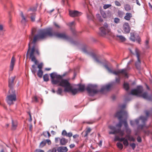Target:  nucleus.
Returning <instances> with one entry per match:
<instances>
[{
	"label": "nucleus",
	"instance_id": "7",
	"mask_svg": "<svg viewBox=\"0 0 152 152\" xmlns=\"http://www.w3.org/2000/svg\"><path fill=\"white\" fill-rule=\"evenodd\" d=\"M127 113L126 111L123 110H121L120 111L117 112L115 115V117H117L120 121L116 125V126L121 128L122 126V122L124 123V121H121L122 118L124 117L127 118ZM120 128L121 129V128Z\"/></svg>",
	"mask_w": 152,
	"mask_h": 152
},
{
	"label": "nucleus",
	"instance_id": "14",
	"mask_svg": "<svg viewBox=\"0 0 152 152\" xmlns=\"http://www.w3.org/2000/svg\"><path fill=\"white\" fill-rule=\"evenodd\" d=\"M130 39L132 41H136L138 43H140L141 40L140 37L138 36L136 37L134 33H130Z\"/></svg>",
	"mask_w": 152,
	"mask_h": 152
},
{
	"label": "nucleus",
	"instance_id": "9",
	"mask_svg": "<svg viewBox=\"0 0 152 152\" xmlns=\"http://www.w3.org/2000/svg\"><path fill=\"white\" fill-rule=\"evenodd\" d=\"M99 30L100 34L102 36L109 34L110 32V29L108 27L107 24L106 23H104L103 26L99 28Z\"/></svg>",
	"mask_w": 152,
	"mask_h": 152
},
{
	"label": "nucleus",
	"instance_id": "26",
	"mask_svg": "<svg viewBox=\"0 0 152 152\" xmlns=\"http://www.w3.org/2000/svg\"><path fill=\"white\" fill-rule=\"evenodd\" d=\"M17 122L16 121H13L12 120V130H15L17 126Z\"/></svg>",
	"mask_w": 152,
	"mask_h": 152
},
{
	"label": "nucleus",
	"instance_id": "53",
	"mask_svg": "<svg viewBox=\"0 0 152 152\" xmlns=\"http://www.w3.org/2000/svg\"><path fill=\"white\" fill-rule=\"evenodd\" d=\"M110 72H111L112 71V70L110 69L108 66L107 65H105L104 66Z\"/></svg>",
	"mask_w": 152,
	"mask_h": 152
},
{
	"label": "nucleus",
	"instance_id": "47",
	"mask_svg": "<svg viewBox=\"0 0 152 152\" xmlns=\"http://www.w3.org/2000/svg\"><path fill=\"white\" fill-rule=\"evenodd\" d=\"M101 14L104 18H106V16L105 13L104 11H102L101 12Z\"/></svg>",
	"mask_w": 152,
	"mask_h": 152
},
{
	"label": "nucleus",
	"instance_id": "19",
	"mask_svg": "<svg viewBox=\"0 0 152 152\" xmlns=\"http://www.w3.org/2000/svg\"><path fill=\"white\" fill-rule=\"evenodd\" d=\"M15 59L14 56H13L11 58V63L10 65V71H12L14 68L15 62Z\"/></svg>",
	"mask_w": 152,
	"mask_h": 152
},
{
	"label": "nucleus",
	"instance_id": "13",
	"mask_svg": "<svg viewBox=\"0 0 152 152\" xmlns=\"http://www.w3.org/2000/svg\"><path fill=\"white\" fill-rule=\"evenodd\" d=\"M69 15L72 17H78L81 15L82 13L77 10H69Z\"/></svg>",
	"mask_w": 152,
	"mask_h": 152
},
{
	"label": "nucleus",
	"instance_id": "51",
	"mask_svg": "<svg viewBox=\"0 0 152 152\" xmlns=\"http://www.w3.org/2000/svg\"><path fill=\"white\" fill-rule=\"evenodd\" d=\"M115 4L116 6H120L121 5L120 3L118 1H115Z\"/></svg>",
	"mask_w": 152,
	"mask_h": 152
},
{
	"label": "nucleus",
	"instance_id": "12",
	"mask_svg": "<svg viewBox=\"0 0 152 152\" xmlns=\"http://www.w3.org/2000/svg\"><path fill=\"white\" fill-rule=\"evenodd\" d=\"M109 134H118L120 136L122 137L124 135L125 133L124 130H121V129L119 128L117 130L113 131L110 132Z\"/></svg>",
	"mask_w": 152,
	"mask_h": 152
},
{
	"label": "nucleus",
	"instance_id": "20",
	"mask_svg": "<svg viewBox=\"0 0 152 152\" xmlns=\"http://www.w3.org/2000/svg\"><path fill=\"white\" fill-rule=\"evenodd\" d=\"M68 149L66 147H61L58 148L57 151L58 152H66Z\"/></svg>",
	"mask_w": 152,
	"mask_h": 152
},
{
	"label": "nucleus",
	"instance_id": "2",
	"mask_svg": "<svg viewBox=\"0 0 152 152\" xmlns=\"http://www.w3.org/2000/svg\"><path fill=\"white\" fill-rule=\"evenodd\" d=\"M51 81L53 84L58 85V86L64 88V91L70 90L71 86L68 81L66 79H63V77L58 75L56 72H53L50 74Z\"/></svg>",
	"mask_w": 152,
	"mask_h": 152
},
{
	"label": "nucleus",
	"instance_id": "27",
	"mask_svg": "<svg viewBox=\"0 0 152 152\" xmlns=\"http://www.w3.org/2000/svg\"><path fill=\"white\" fill-rule=\"evenodd\" d=\"M125 137L128 138V140L134 142L135 141V139L132 136H131L130 135H126Z\"/></svg>",
	"mask_w": 152,
	"mask_h": 152
},
{
	"label": "nucleus",
	"instance_id": "35",
	"mask_svg": "<svg viewBox=\"0 0 152 152\" xmlns=\"http://www.w3.org/2000/svg\"><path fill=\"white\" fill-rule=\"evenodd\" d=\"M43 80L44 81L47 82L49 80V76L47 74L45 75L43 77Z\"/></svg>",
	"mask_w": 152,
	"mask_h": 152
},
{
	"label": "nucleus",
	"instance_id": "5",
	"mask_svg": "<svg viewBox=\"0 0 152 152\" xmlns=\"http://www.w3.org/2000/svg\"><path fill=\"white\" fill-rule=\"evenodd\" d=\"M145 113L146 117L141 116L140 117L139 119H137L134 121L136 125H138L140 119L142 121V122L143 123V124L142 125H138L137 127V129H142L144 128L147 129L148 127V126L145 125V123L147 120L148 117L150 116V113L149 111H145Z\"/></svg>",
	"mask_w": 152,
	"mask_h": 152
},
{
	"label": "nucleus",
	"instance_id": "21",
	"mask_svg": "<svg viewBox=\"0 0 152 152\" xmlns=\"http://www.w3.org/2000/svg\"><path fill=\"white\" fill-rule=\"evenodd\" d=\"M120 139V142L123 141V143L124 146H127L129 145V143L128 141V139L127 140L125 137L121 138V139Z\"/></svg>",
	"mask_w": 152,
	"mask_h": 152
},
{
	"label": "nucleus",
	"instance_id": "39",
	"mask_svg": "<svg viewBox=\"0 0 152 152\" xmlns=\"http://www.w3.org/2000/svg\"><path fill=\"white\" fill-rule=\"evenodd\" d=\"M111 6L110 4H105L104 5L103 8L104 9H106Z\"/></svg>",
	"mask_w": 152,
	"mask_h": 152
},
{
	"label": "nucleus",
	"instance_id": "49",
	"mask_svg": "<svg viewBox=\"0 0 152 152\" xmlns=\"http://www.w3.org/2000/svg\"><path fill=\"white\" fill-rule=\"evenodd\" d=\"M43 66L42 63H40L38 65V68L39 69L42 70Z\"/></svg>",
	"mask_w": 152,
	"mask_h": 152
},
{
	"label": "nucleus",
	"instance_id": "45",
	"mask_svg": "<svg viewBox=\"0 0 152 152\" xmlns=\"http://www.w3.org/2000/svg\"><path fill=\"white\" fill-rule=\"evenodd\" d=\"M109 128L111 130L113 131L117 129H116L115 127L114 126H109Z\"/></svg>",
	"mask_w": 152,
	"mask_h": 152
},
{
	"label": "nucleus",
	"instance_id": "32",
	"mask_svg": "<svg viewBox=\"0 0 152 152\" xmlns=\"http://www.w3.org/2000/svg\"><path fill=\"white\" fill-rule=\"evenodd\" d=\"M43 74V72L42 70L39 69L37 73V75L39 77L41 78L42 77Z\"/></svg>",
	"mask_w": 152,
	"mask_h": 152
},
{
	"label": "nucleus",
	"instance_id": "4",
	"mask_svg": "<svg viewBox=\"0 0 152 152\" xmlns=\"http://www.w3.org/2000/svg\"><path fill=\"white\" fill-rule=\"evenodd\" d=\"M143 90V88L142 86H137L136 89L132 90L130 94H129L135 95L138 96L142 97L144 99H146L148 100H151L152 96H149L147 92H144L142 94Z\"/></svg>",
	"mask_w": 152,
	"mask_h": 152
},
{
	"label": "nucleus",
	"instance_id": "56",
	"mask_svg": "<svg viewBox=\"0 0 152 152\" xmlns=\"http://www.w3.org/2000/svg\"><path fill=\"white\" fill-rule=\"evenodd\" d=\"M72 136V132H70L67 133L66 136L70 137Z\"/></svg>",
	"mask_w": 152,
	"mask_h": 152
},
{
	"label": "nucleus",
	"instance_id": "34",
	"mask_svg": "<svg viewBox=\"0 0 152 152\" xmlns=\"http://www.w3.org/2000/svg\"><path fill=\"white\" fill-rule=\"evenodd\" d=\"M124 88L126 91L129 90V84L127 83H124Z\"/></svg>",
	"mask_w": 152,
	"mask_h": 152
},
{
	"label": "nucleus",
	"instance_id": "57",
	"mask_svg": "<svg viewBox=\"0 0 152 152\" xmlns=\"http://www.w3.org/2000/svg\"><path fill=\"white\" fill-rule=\"evenodd\" d=\"M35 152H44L43 150L40 149H37L35 150Z\"/></svg>",
	"mask_w": 152,
	"mask_h": 152
},
{
	"label": "nucleus",
	"instance_id": "36",
	"mask_svg": "<svg viewBox=\"0 0 152 152\" xmlns=\"http://www.w3.org/2000/svg\"><path fill=\"white\" fill-rule=\"evenodd\" d=\"M117 147L121 150L123 148V145L120 142H118L117 143Z\"/></svg>",
	"mask_w": 152,
	"mask_h": 152
},
{
	"label": "nucleus",
	"instance_id": "8",
	"mask_svg": "<svg viewBox=\"0 0 152 152\" xmlns=\"http://www.w3.org/2000/svg\"><path fill=\"white\" fill-rule=\"evenodd\" d=\"M35 53V54H37L38 55H39L38 49L36 47L35 45H34L32 47L31 50V51L30 54V58L31 59L32 61L34 62L35 64H37L38 61L36 59V58L34 55Z\"/></svg>",
	"mask_w": 152,
	"mask_h": 152
},
{
	"label": "nucleus",
	"instance_id": "1",
	"mask_svg": "<svg viewBox=\"0 0 152 152\" xmlns=\"http://www.w3.org/2000/svg\"><path fill=\"white\" fill-rule=\"evenodd\" d=\"M48 36H54L64 40H69V37L65 33L52 32V28H50L40 30L38 34L34 36L32 42L35 44L37 41L41 39H45Z\"/></svg>",
	"mask_w": 152,
	"mask_h": 152
},
{
	"label": "nucleus",
	"instance_id": "22",
	"mask_svg": "<svg viewBox=\"0 0 152 152\" xmlns=\"http://www.w3.org/2000/svg\"><path fill=\"white\" fill-rule=\"evenodd\" d=\"M20 15L22 18L21 23L22 24H25L27 22L28 20L26 18V17L24 16L22 12H21Z\"/></svg>",
	"mask_w": 152,
	"mask_h": 152
},
{
	"label": "nucleus",
	"instance_id": "30",
	"mask_svg": "<svg viewBox=\"0 0 152 152\" xmlns=\"http://www.w3.org/2000/svg\"><path fill=\"white\" fill-rule=\"evenodd\" d=\"M91 55L97 62L98 63H100V62L98 58L96 56L95 54L94 53H92L91 54Z\"/></svg>",
	"mask_w": 152,
	"mask_h": 152
},
{
	"label": "nucleus",
	"instance_id": "33",
	"mask_svg": "<svg viewBox=\"0 0 152 152\" xmlns=\"http://www.w3.org/2000/svg\"><path fill=\"white\" fill-rule=\"evenodd\" d=\"M79 91H83L85 90V86L84 85H80L79 86Z\"/></svg>",
	"mask_w": 152,
	"mask_h": 152
},
{
	"label": "nucleus",
	"instance_id": "52",
	"mask_svg": "<svg viewBox=\"0 0 152 152\" xmlns=\"http://www.w3.org/2000/svg\"><path fill=\"white\" fill-rule=\"evenodd\" d=\"M46 143H47L48 145H50L51 144V142L50 140L47 139L45 140Z\"/></svg>",
	"mask_w": 152,
	"mask_h": 152
},
{
	"label": "nucleus",
	"instance_id": "60",
	"mask_svg": "<svg viewBox=\"0 0 152 152\" xmlns=\"http://www.w3.org/2000/svg\"><path fill=\"white\" fill-rule=\"evenodd\" d=\"M83 51L85 53H87L86 48V47H83L82 49Z\"/></svg>",
	"mask_w": 152,
	"mask_h": 152
},
{
	"label": "nucleus",
	"instance_id": "29",
	"mask_svg": "<svg viewBox=\"0 0 152 152\" xmlns=\"http://www.w3.org/2000/svg\"><path fill=\"white\" fill-rule=\"evenodd\" d=\"M37 69V68L35 65H32L31 70L32 73L34 75H35V73L36 72Z\"/></svg>",
	"mask_w": 152,
	"mask_h": 152
},
{
	"label": "nucleus",
	"instance_id": "23",
	"mask_svg": "<svg viewBox=\"0 0 152 152\" xmlns=\"http://www.w3.org/2000/svg\"><path fill=\"white\" fill-rule=\"evenodd\" d=\"M70 90H68V91H66V92H71L73 95L75 94L78 92V91L77 89L76 88L72 89L71 86L70 87Z\"/></svg>",
	"mask_w": 152,
	"mask_h": 152
},
{
	"label": "nucleus",
	"instance_id": "37",
	"mask_svg": "<svg viewBox=\"0 0 152 152\" xmlns=\"http://www.w3.org/2000/svg\"><path fill=\"white\" fill-rule=\"evenodd\" d=\"M56 92L57 94L61 95V94L62 92V89L61 88H58Z\"/></svg>",
	"mask_w": 152,
	"mask_h": 152
},
{
	"label": "nucleus",
	"instance_id": "16",
	"mask_svg": "<svg viewBox=\"0 0 152 152\" xmlns=\"http://www.w3.org/2000/svg\"><path fill=\"white\" fill-rule=\"evenodd\" d=\"M123 122L125 128V130L127 135H130L131 133V130L129 128L126 120H124Z\"/></svg>",
	"mask_w": 152,
	"mask_h": 152
},
{
	"label": "nucleus",
	"instance_id": "24",
	"mask_svg": "<svg viewBox=\"0 0 152 152\" xmlns=\"http://www.w3.org/2000/svg\"><path fill=\"white\" fill-rule=\"evenodd\" d=\"M132 17V14L131 13L127 12L126 14V15L124 16V18L126 20H129Z\"/></svg>",
	"mask_w": 152,
	"mask_h": 152
},
{
	"label": "nucleus",
	"instance_id": "18",
	"mask_svg": "<svg viewBox=\"0 0 152 152\" xmlns=\"http://www.w3.org/2000/svg\"><path fill=\"white\" fill-rule=\"evenodd\" d=\"M15 77H12L10 78H9L8 81L9 86L11 88L14 85V81L15 79Z\"/></svg>",
	"mask_w": 152,
	"mask_h": 152
},
{
	"label": "nucleus",
	"instance_id": "28",
	"mask_svg": "<svg viewBox=\"0 0 152 152\" xmlns=\"http://www.w3.org/2000/svg\"><path fill=\"white\" fill-rule=\"evenodd\" d=\"M124 7L125 10L126 11H129L132 10L131 7L129 4L124 5Z\"/></svg>",
	"mask_w": 152,
	"mask_h": 152
},
{
	"label": "nucleus",
	"instance_id": "54",
	"mask_svg": "<svg viewBox=\"0 0 152 152\" xmlns=\"http://www.w3.org/2000/svg\"><path fill=\"white\" fill-rule=\"evenodd\" d=\"M110 72H111L112 71V70L110 69L108 66L107 65H105L104 66Z\"/></svg>",
	"mask_w": 152,
	"mask_h": 152
},
{
	"label": "nucleus",
	"instance_id": "42",
	"mask_svg": "<svg viewBox=\"0 0 152 152\" xmlns=\"http://www.w3.org/2000/svg\"><path fill=\"white\" fill-rule=\"evenodd\" d=\"M130 145L132 147L133 150H134L136 147V145L134 143L130 144Z\"/></svg>",
	"mask_w": 152,
	"mask_h": 152
},
{
	"label": "nucleus",
	"instance_id": "44",
	"mask_svg": "<svg viewBox=\"0 0 152 152\" xmlns=\"http://www.w3.org/2000/svg\"><path fill=\"white\" fill-rule=\"evenodd\" d=\"M68 25L71 27L75 26V22L72 21L68 23Z\"/></svg>",
	"mask_w": 152,
	"mask_h": 152
},
{
	"label": "nucleus",
	"instance_id": "46",
	"mask_svg": "<svg viewBox=\"0 0 152 152\" xmlns=\"http://www.w3.org/2000/svg\"><path fill=\"white\" fill-rule=\"evenodd\" d=\"M67 133L66 131L65 130H64L62 132V135L64 136H66Z\"/></svg>",
	"mask_w": 152,
	"mask_h": 152
},
{
	"label": "nucleus",
	"instance_id": "41",
	"mask_svg": "<svg viewBox=\"0 0 152 152\" xmlns=\"http://www.w3.org/2000/svg\"><path fill=\"white\" fill-rule=\"evenodd\" d=\"M35 32V29H32L31 30V35L29 36L30 38L31 39L33 35L34 34Z\"/></svg>",
	"mask_w": 152,
	"mask_h": 152
},
{
	"label": "nucleus",
	"instance_id": "6",
	"mask_svg": "<svg viewBox=\"0 0 152 152\" xmlns=\"http://www.w3.org/2000/svg\"><path fill=\"white\" fill-rule=\"evenodd\" d=\"M16 100V95L15 91L13 88H11L9 91V95L6 99L7 103L10 105L14 104Z\"/></svg>",
	"mask_w": 152,
	"mask_h": 152
},
{
	"label": "nucleus",
	"instance_id": "17",
	"mask_svg": "<svg viewBox=\"0 0 152 152\" xmlns=\"http://www.w3.org/2000/svg\"><path fill=\"white\" fill-rule=\"evenodd\" d=\"M36 10V8L34 10L30 9V10H28V11L30 12V15H31V20L33 22L35 21V12Z\"/></svg>",
	"mask_w": 152,
	"mask_h": 152
},
{
	"label": "nucleus",
	"instance_id": "50",
	"mask_svg": "<svg viewBox=\"0 0 152 152\" xmlns=\"http://www.w3.org/2000/svg\"><path fill=\"white\" fill-rule=\"evenodd\" d=\"M137 141L139 142H142L141 138L140 136H138L137 137Z\"/></svg>",
	"mask_w": 152,
	"mask_h": 152
},
{
	"label": "nucleus",
	"instance_id": "31",
	"mask_svg": "<svg viewBox=\"0 0 152 152\" xmlns=\"http://www.w3.org/2000/svg\"><path fill=\"white\" fill-rule=\"evenodd\" d=\"M116 37L122 42H124L126 40L125 37L122 35H117Z\"/></svg>",
	"mask_w": 152,
	"mask_h": 152
},
{
	"label": "nucleus",
	"instance_id": "59",
	"mask_svg": "<svg viewBox=\"0 0 152 152\" xmlns=\"http://www.w3.org/2000/svg\"><path fill=\"white\" fill-rule=\"evenodd\" d=\"M115 81L116 83H119L120 81V77H118V78H116Z\"/></svg>",
	"mask_w": 152,
	"mask_h": 152
},
{
	"label": "nucleus",
	"instance_id": "43",
	"mask_svg": "<svg viewBox=\"0 0 152 152\" xmlns=\"http://www.w3.org/2000/svg\"><path fill=\"white\" fill-rule=\"evenodd\" d=\"M96 16L101 22H102L103 21V19L101 18V16L99 14H97L96 15Z\"/></svg>",
	"mask_w": 152,
	"mask_h": 152
},
{
	"label": "nucleus",
	"instance_id": "11",
	"mask_svg": "<svg viewBox=\"0 0 152 152\" xmlns=\"http://www.w3.org/2000/svg\"><path fill=\"white\" fill-rule=\"evenodd\" d=\"M110 73H112L117 75H118L120 73H122L126 77H128L127 72V69H119L117 71L112 70V71Z\"/></svg>",
	"mask_w": 152,
	"mask_h": 152
},
{
	"label": "nucleus",
	"instance_id": "15",
	"mask_svg": "<svg viewBox=\"0 0 152 152\" xmlns=\"http://www.w3.org/2000/svg\"><path fill=\"white\" fill-rule=\"evenodd\" d=\"M123 30L124 33L125 34L129 33L130 31V28L128 23H125L123 25Z\"/></svg>",
	"mask_w": 152,
	"mask_h": 152
},
{
	"label": "nucleus",
	"instance_id": "58",
	"mask_svg": "<svg viewBox=\"0 0 152 152\" xmlns=\"http://www.w3.org/2000/svg\"><path fill=\"white\" fill-rule=\"evenodd\" d=\"M47 131L44 132L43 133V135L45 137H47Z\"/></svg>",
	"mask_w": 152,
	"mask_h": 152
},
{
	"label": "nucleus",
	"instance_id": "10",
	"mask_svg": "<svg viewBox=\"0 0 152 152\" xmlns=\"http://www.w3.org/2000/svg\"><path fill=\"white\" fill-rule=\"evenodd\" d=\"M135 51L137 58V61L135 63V65L136 68L137 69H139L140 68V65L141 64V61L140 59V51L137 48L135 49Z\"/></svg>",
	"mask_w": 152,
	"mask_h": 152
},
{
	"label": "nucleus",
	"instance_id": "3",
	"mask_svg": "<svg viewBox=\"0 0 152 152\" xmlns=\"http://www.w3.org/2000/svg\"><path fill=\"white\" fill-rule=\"evenodd\" d=\"M111 86L110 84H108L102 87L100 90L98 89L97 86L95 85L89 84L86 88L89 95L90 96H94L95 94L99 92L104 93L110 90Z\"/></svg>",
	"mask_w": 152,
	"mask_h": 152
},
{
	"label": "nucleus",
	"instance_id": "25",
	"mask_svg": "<svg viewBox=\"0 0 152 152\" xmlns=\"http://www.w3.org/2000/svg\"><path fill=\"white\" fill-rule=\"evenodd\" d=\"M68 142V140L62 138L60 139V144L61 145H65Z\"/></svg>",
	"mask_w": 152,
	"mask_h": 152
},
{
	"label": "nucleus",
	"instance_id": "38",
	"mask_svg": "<svg viewBox=\"0 0 152 152\" xmlns=\"http://www.w3.org/2000/svg\"><path fill=\"white\" fill-rule=\"evenodd\" d=\"M124 13L120 10H118V16L120 18H122L124 15Z\"/></svg>",
	"mask_w": 152,
	"mask_h": 152
},
{
	"label": "nucleus",
	"instance_id": "40",
	"mask_svg": "<svg viewBox=\"0 0 152 152\" xmlns=\"http://www.w3.org/2000/svg\"><path fill=\"white\" fill-rule=\"evenodd\" d=\"M114 21L115 23H118L120 21V19L117 18H115L114 19Z\"/></svg>",
	"mask_w": 152,
	"mask_h": 152
},
{
	"label": "nucleus",
	"instance_id": "63",
	"mask_svg": "<svg viewBox=\"0 0 152 152\" xmlns=\"http://www.w3.org/2000/svg\"><path fill=\"white\" fill-rule=\"evenodd\" d=\"M90 16H89L88 15L87 16V18H88V19L90 20L92 19L93 18V16L92 15H91Z\"/></svg>",
	"mask_w": 152,
	"mask_h": 152
},
{
	"label": "nucleus",
	"instance_id": "62",
	"mask_svg": "<svg viewBox=\"0 0 152 152\" xmlns=\"http://www.w3.org/2000/svg\"><path fill=\"white\" fill-rule=\"evenodd\" d=\"M79 137V135L78 134H76L75 135H74L73 136V137L74 139H75L77 137Z\"/></svg>",
	"mask_w": 152,
	"mask_h": 152
},
{
	"label": "nucleus",
	"instance_id": "64",
	"mask_svg": "<svg viewBox=\"0 0 152 152\" xmlns=\"http://www.w3.org/2000/svg\"><path fill=\"white\" fill-rule=\"evenodd\" d=\"M126 107V105L125 104H123L122 105L120 106V107L122 109H124Z\"/></svg>",
	"mask_w": 152,
	"mask_h": 152
},
{
	"label": "nucleus",
	"instance_id": "55",
	"mask_svg": "<svg viewBox=\"0 0 152 152\" xmlns=\"http://www.w3.org/2000/svg\"><path fill=\"white\" fill-rule=\"evenodd\" d=\"M60 138L59 137H56L55 138V142L56 143H58L59 141L60 140Z\"/></svg>",
	"mask_w": 152,
	"mask_h": 152
},
{
	"label": "nucleus",
	"instance_id": "61",
	"mask_svg": "<svg viewBox=\"0 0 152 152\" xmlns=\"http://www.w3.org/2000/svg\"><path fill=\"white\" fill-rule=\"evenodd\" d=\"M135 123L134 121H130V124L132 126H133L135 124Z\"/></svg>",
	"mask_w": 152,
	"mask_h": 152
},
{
	"label": "nucleus",
	"instance_id": "48",
	"mask_svg": "<svg viewBox=\"0 0 152 152\" xmlns=\"http://www.w3.org/2000/svg\"><path fill=\"white\" fill-rule=\"evenodd\" d=\"M46 142L45 140L42 141L40 143V145L42 147L45 146L46 144Z\"/></svg>",
	"mask_w": 152,
	"mask_h": 152
}]
</instances>
